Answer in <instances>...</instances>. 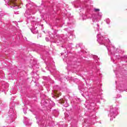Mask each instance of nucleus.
Instances as JSON below:
<instances>
[{"instance_id": "nucleus-1", "label": "nucleus", "mask_w": 127, "mask_h": 127, "mask_svg": "<svg viewBox=\"0 0 127 127\" xmlns=\"http://www.w3.org/2000/svg\"><path fill=\"white\" fill-rule=\"evenodd\" d=\"M62 94L60 91L57 90L54 91V96H53V98H59L60 96H61Z\"/></svg>"}, {"instance_id": "nucleus-2", "label": "nucleus", "mask_w": 127, "mask_h": 127, "mask_svg": "<svg viewBox=\"0 0 127 127\" xmlns=\"http://www.w3.org/2000/svg\"><path fill=\"white\" fill-rule=\"evenodd\" d=\"M8 4H11L12 5H13V6H15L17 5V3H16V0H9Z\"/></svg>"}, {"instance_id": "nucleus-3", "label": "nucleus", "mask_w": 127, "mask_h": 127, "mask_svg": "<svg viewBox=\"0 0 127 127\" xmlns=\"http://www.w3.org/2000/svg\"><path fill=\"white\" fill-rule=\"evenodd\" d=\"M60 103H61V104H64L65 103V101H64V100H63V99H61L60 100Z\"/></svg>"}, {"instance_id": "nucleus-4", "label": "nucleus", "mask_w": 127, "mask_h": 127, "mask_svg": "<svg viewBox=\"0 0 127 127\" xmlns=\"http://www.w3.org/2000/svg\"><path fill=\"white\" fill-rule=\"evenodd\" d=\"M94 11H95V12L100 11V9L95 8L94 9Z\"/></svg>"}]
</instances>
